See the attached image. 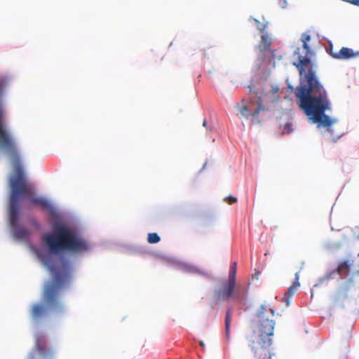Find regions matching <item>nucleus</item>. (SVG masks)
I'll return each instance as SVG.
<instances>
[{
	"mask_svg": "<svg viewBox=\"0 0 359 359\" xmlns=\"http://www.w3.org/2000/svg\"><path fill=\"white\" fill-rule=\"evenodd\" d=\"M7 79H0V151L11 160L14 175L10 177L8 224L14 241L28 244L38 259L51 272L53 282L45 284L43 302L52 312L64 314L65 307L57 292L72 278L70 256L81 255L92 247L81 229L65 220L52 203L36 197L29 188L18 142L4 116L3 97Z\"/></svg>",
	"mask_w": 359,
	"mask_h": 359,
	"instance_id": "f257e3e1",
	"label": "nucleus"
},
{
	"mask_svg": "<svg viewBox=\"0 0 359 359\" xmlns=\"http://www.w3.org/2000/svg\"><path fill=\"white\" fill-rule=\"evenodd\" d=\"M293 65L299 74V85L294 90L299 109L312 123L316 124L318 128H325L324 135H329L331 142H336L344 133L334 132L333 124L337 123L338 119L325 113L331 109V102L326 89L313 68L311 57L299 55L298 62Z\"/></svg>",
	"mask_w": 359,
	"mask_h": 359,
	"instance_id": "f03ea898",
	"label": "nucleus"
},
{
	"mask_svg": "<svg viewBox=\"0 0 359 359\" xmlns=\"http://www.w3.org/2000/svg\"><path fill=\"white\" fill-rule=\"evenodd\" d=\"M261 44L259 46V51L257 58L252 67L254 73L253 80L260 84L267 81L271 75V70L275 68V59H282L281 55L277 56L276 50L269 48L272 40L266 31L260 32Z\"/></svg>",
	"mask_w": 359,
	"mask_h": 359,
	"instance_id": "7ed1b4c3",
	"label": "nucleus"
},
{
	"mask_svg": "<svg viewBox=\"0 0 359 359\" xmlns=\"http://www.w3.org/2000/svg\"><path fill=\"white\" fill-rule=\"evenodd\" d=\"M266 311L265 305H261L256 316L259 319V336L256 342L257 346L252 347L254 350L255 357L257 359H272L270 347L272 344V338L275 326V321L269 320L264 316ZM255 344V342H252Z\"/></svg>",
	"mask_w": 359,
	"mask_h": 359,
	"instance_id": "20e7f679",
	"label": "nucleus"
},
{
	"mask_svg": "<svg viewBox=\"0 0 359 359\" xmlns=\"http://www.w3.org/2000/svg\"><path fill=\"white\" fill-rule=\"evenodd\" d=\"M236 271L237 263H231L229 272L228 280L222 283L220 287H216L212 293V299L215 302H221L233 299L236 302H243L246 299L245 292L236 291Z\"/></svg>",
	"mask_w": 359,
	"mask_h": 359,
	"instance_id": "39448f33",
	"label": "nucleus"
},
{
	"mask_svg": "<svg viewBox=\"0 0 359 359\" xmlns=\"http://www.w3.org/2000/svg\"><path fill=\"white\" fill-rule=\"evenodd\" d=\"M35 346L29 352L27 359H55L56 349L48 345L47 335L42 331L34 334Z\"/></svg>",
	"mask_w": 359,
	"mask_h": 359,
	"instance_id": "423d86ee",
	"label": "nucleus"
},
{
	"mask_svg": "<svg viewBox=\"0 0 359 359\" xmlns=\"http://www.w3.org/2000/svg\"><path fill=\"white\" fill-rule=\"evenodd\" d=\"M158 257L163 259V260L168 262V263L172 267L177 270L181 271L187 273L198 274L203 276H208V273L202 271L197 266L189 263L179 260L176 257L167 255H158Z\"/></svg>",
	"mask_w": 359,
	"mask_h": 359,
	"instance_id": "0eeeda50",
	"label": "nucleus"
},
{
	"mask_svg": "<svg viewBox=\"0 0 359 359\" xmlns=\"http://www.w3.org/2000/svg\"><path fill=\"white\" fill-rule=\"evenodd\" d=\"M48 315L47 308L40 304H33L30 316L32 323L35 328L40 325Z\"/></svg>",
	"mask_w": 359,
	"mask_h": 359,
	"instance_id": "6e6552de",
	"label": "nucleus"
},
{
	"mask_svg": "<svg viewBox=\"0 0 359 359\" xmlns=\"http://www.w3.org/2000/svg\"><path fill=\"white\" fill-rule=\"evenodd\" d=\"M265 109L262 105L261 98L258 97V105L255 109H252L248 105H243L241 109L240 112L241 115L245 117L246 119H249L252 118V122L253 123H259L260 121L257 119L258 114L261 111H264Z\"/></svg>",
	"mask_w": 359,
	"mask_h": 359,
	"instance_id": "1a4fd4ad",
	"label": "nucleus"
},
{
	"mask_svg": "<svg viewBox=\"0 0 359 359\" xmlns=\"http://www.w3.org/2000/svg\"><path fill=\"white\" fill-rule=\"evenodd\" d=\"M329 53L334 58L338 60H349L359 56V50L354 51L352 48L348 47H342L337 53H333L331 50Z\"/></svg>",
	"mask_w": 359,
	"mask_h": 359,
	"instance_id": "9d476101",
	"label": "nucleus"
},
{
	"mask_svg": "<svg viewBox=\"0 0 359 359\" xmlns=\"http://www.w3.org/2000/svg\"><path fill=\"white\" fill-rule=\"evenodd\" d=\"M351 265L352 262L349 260H342L338 264V266L335 269L331 270V272H334V277H336L337 275L348 276Z\"/></svg>",
	"mask_w": 359,
	"mask_h": 359,
	"instance_id": "9b49d317",
	"label": "nucleus"
},
{
	"mask_svg": "<svg viewBox=\"0 0 359 359\" xmlns=\"http://www.w3.org/2000/svg\"><path fill=\"white\" fill-rule=\"evenodd\" d=\"M232 312L233 308L231 306L227 307L224 318L225 336L227 339H229L230 337V326L231 322Z\"/></svg>",
	"mask_w": 359,
	"mask_h": 359,
	"instance_id": "f8f14e48",
	"label": "nucleus"
},
{
	"mask_svg": "<svg viewBox=\"0 0 359 359\" xmlns=\"http://www.w3.org/2000/svg\"><path fill=\"white\" fill-rule=\"evenodd\" d=\"M334 272H331V271H327L326 273L318 278L316 283L313 285V287H318L323 285H327L329 280L331 279H334Z\"/></svg>",
	"mask_w": 359,
	"mask_h": 359,
	"instance_id": "ddd939ff",
	"label": "nucleus"
},
{
	"mask_svg": "<svg viewBox=\"0 0 359 359\" xmlns=\"http://www.w3.org/2000/svg\"><path fill=\"white\" fill-rule=\"evenodd\" d=\"M341 245L342 244L341 242L327 241L323 244V248L327 252H334L340 249Z\"/></svg>",
	"mask_w": 359,
	"mask_h": 359,
	"instance_id": "4468645a",
	"label": "nucleus"
},
{
	"mask_svg": "<svg viewBox=\"0 0 359 359\" xmlns=\"http://www.w3.org/2000/svg\"><path fill=\"white\" fill-rule=\"evenodd\" d=\"M252 20L255 25H256V28L257 30L259 31V32H264V31H266V29L268 26V22H265L264 23H262L259 22V20L255 18H252V17H250L249 18V21H251Z\"/></svg>",
	"mask_w": 359,
	"mask_h": 359,
	"instance_id": "2eb2a0df",
	"label": "nucleus"
},
{
	"mask_svg": "<svg viewBox=\"0 0 359 359\" xmlns=\"http://www.w3.org/2000/svg\"><path fill=\"white\" fill-rule=\"evenodd\" d=\"M161 241V237L157 233H149L147 236V241L149 243L155 244Z\"/></svg>",
	"mask_w": 359,
	"mask_h": 359,
	"instance_id": "dca6fc26",
	"label": "nucleus"
},
{
	"mask_svg": "<svg viewBox=\"0 0 359 359\" xmlns=\"http://www.w3.org/2000/svg\"><path fill=\"white\" fill-rule=\"evenodd\" d=\"M292 131H293L292 123L290 122H287L283 127V134H290V133H292Z\"/></svg>",
	"mask_w": 359,
	"mask_h": 359,
	"instance_id": "f3484780",
	"label": "nucleus"
},
{
	"mask_svg": "<svg viewBox=\"0 0 359 359\" xmlns=\"http://www.w3.org/2000/svg\"><path fill=\"white\" fill-rule=\"evenodd\" d=\"M302 43V48H304V50H305L306 54L311 55L313 53V52L312 51L311 46L306 41Z\"/></svg>",
	"mask_w": 359,
	"mask_h": 359,
	"instance_id": "a211bd4d",
	"label": "nucleus"
},
{
	"mask_svg": "<svg viewBox=\"0 0 359 359\" xmlns=\"http://www.w3.org/2000/svg\"><path fill=\"white\" fill-rule=\"evenodd\" d=\"M224 201L230 205H232L237 202V198L233 196L229 195L224 198Z\"/></svg>",
	"mask_w": 359,
	"mask_h": 359,
	"instance_id": "6ab92c4d",
	"label": "nucleus"
},
{
	"mask_svg": "<svg viewBox=\"0 0 359 359\" xmlns=\"http://www.w3.org/2000/svg\"><path fill=\"white\" fill-rule=\"evenodd\" d=\"M311 35L307 32H304L302 34L301 41L302 42L306 41V43H308L311 40Z\"/></svg>",
	"mask_w": 359,
	"mask_h": 359,
	"instance_id": "aec40b11",
	"label": "nucleus"
},
{
	"mask_svg": "<svg viewBox=\"0 0 359 359\" xmlns=\"http://www.w3.org/2000/svg\"><path fill=\"white\" fill-rule=\"evenodd\" d=\"M300 285V283L299 281V273L297 272L295 273V279H294V281L293 282V283L292 284V285H290L291 287H293L294 288L297 289V287H299Z\"/></svg>",
	"mask_w": 359,
	"mask_h": 359,
	"instance_id": "412c9836",
	"label": "nucleus"
},
{
	"mask_svg": "<svg viewBox=\"0 0 359 359\" xmlns=\"http://www.w3.org/2000/svg\"><path fill=\"white\" fill-rule=\"evenodd\" d=\"M295 290L296 289L294 288L293 287H291L290 286L287 290V292H285V295H287V296H289V297H292L295 292Z\"/></svg>",
	"mask_w": 359,
	"mask_h": 359,
	"instance_id": "4be33fe9",
	"label": "nucleus"
},
{
	"mask_svg": "<svg viewBox=\"0 0 359 359\" xmlns=\"http://www.w3.org/2000/svg\"><path fill=\"white\" fill-rule=\"evenodd\" d=\"M31 222L32 224V225L36 229H39L41 228V224L40 223L34 218H32L31 219Z\"/></svg>",
	"mask_w": 359,
	"mask_h": 359,
	"instance_id": "5701e85b",
	"label": "nucleus"
},
{
	"mask_svg": "<svg viewBox=\"0 0 359 359\" xmlns=\"http://www.w3.org/2000/svg\"><path fill=\"white\" fill-rule=\"evenodd\" d=\"M278 4L282 8L285 9L287 6V0H278Z\"/></svg>",
	"mask_w": 359,
	"mask_h": 359,
	"instance_id": "b1692460",
	"label": "nucleus"
},
{
	"mask_svg": "<svg viewBox=\"0 0 359 359\" xmlns=\"http://www.w3.org/2000/svg\"><path fill=\"white\" fill-rule=\"evenodd\" d=\"M278 91H279V88L278 86H276V85L271 86V92L273 95L278 93Z\"/></svg>",
	"mask_w": 359,
	"mask_h": 359,
	"instance_id": "393cba45",
	"label": "nucleus"
},
{
	"mask_svg": "<svg viewBox=\"0 0 359 359\" xmlns=\"http://www.w3.org/2000/svg\"><path fill=\"white\" fill-rule=\"evenodd\" d=\"M290 298H291V297L284 295V301H285L287 306H289L290 304Z\"/></svg>",
	"mask_w": 359,
	"mask_h": 359,
	"instance_id": "a878e982",
	"label": "nucleus"
},
{
	"mask_svg": "<svg viewBox=\"0 0 359 359\" xmlns=\"http://www.w3.org/2000/svg\"><path fill=\"white\" fill-rule=\"evenodd\" d=\"M345 1L359 6V0H345Z\"/></svg>",
	"mask_w": 359,
	"mask_h": 359,
	"instance_id": "bb28decb",
	"label": "nucleus"
},
{
	"mask_svg": "<svg viewBox=\"0 0 359 359\" xmlns=\"http://www.w3.org/2000/svg\"><path fill=\"white\" fill-rule=\"evenodd\" d=\"M259 275L260 272L259 271H256L255 273L252 275V278L258 280Z\"/></svg>",
	"mask_w": 359,
	"mask_h": 359,
	"instance_id": "cd10ccee",
	"label": "nucleus"
},
{
	"mask_svg": "<svg viewBox=\"0 0 359 359\" xmlns=\"http://www.w3.org/2000/svg\"><path fill=\"white\" fill-rule=\"evenodd\" d=\"M130 251L131 252H139V251H141V252H144L142 249H139V248H133L130 250Z\"/></svg>",
	"mask_w": 359,
	"mask_h": 359,
	"instance_id": "c85d7f7f",
	"label": "nucleus"
},
{
	"mask_svg": "<svg viewBox=\"0 0 359 359\" xmlns=\"http://www.w3.org/2000/svg\"><path fill=\"white\" fill-rule=\"evenodd\" d=\"M287 87L289 89H290L292 91L294 90V86L290 83H287Z\"/></svg>",
	"mask_w": 359,
	"mask_h": 359,
	"instance_id": "c756f323",
	"label": "nucleus"
},
{
	"mask_svg": "<svg viewBox=\"0 0 359 359\" xmlns=\"http://www.w3.org/2000/svg\"><path fill=\"white\" fill-rule=\"evenodd\" d=\"M199 344L203 348L205 346V344H204V342L203 341H199Z\"/></svg>",
	"mask_w": 359,
	"mask_h": 359,
	"instance_id": "7c9ffc66",
	"label": "nucleus"
},
{
	"mask_svg": "<svg viewBox=\"0 0 359 359\" xmlns=\"http://www.w3.org/2000/svg\"><path fill=\"white\" fill-rule=\"evenodd\" d=\"M252 86H253V84H252V83L251 85H248V88H250V92H252Z\"/></svg>",
	"mask_w": 359,
	"mask_h": 359,
	"instance_id": "2f4dec72",
	"label": "nucleus"
},
{
	"mask_svg": "<svg viewBox=\"0 0 359 359\" xmlns=\"http://www.w3.org/2000/svg\"><path fill=\"white\" fill-rule=\"evenodd\" d=\"M269 311H270V312H271V313L272 315H274V313H275V311H274V309H271H271H269Z\"/></svg>",
	"mask_w": 359,
	"mask_h": 359,
	"instance_id": "473e14b6",
	"label": "nucleus"
},
{
	"mask_svg": "<svg viewBox=\"0 0 359 359\" xmlns=\"http://www.w3.org/2000/svg\"><path fill=\"white\" fill-rule=\"evenodd\" d=\"M206 165H207V162H205L202 168V169L200 170V172H201L203 170H204L206 167Z\"/></svg>",
	"mask_w": 359,
	"mask_h": 359,
	"instance_id": "72a5a7b5",
	"label": "nucleus"
},
{
	"mask_svg": "<svg viewBox=\"0 0 359 359\" xmlns=\"http://www.w3.org/2000/svg\"><path fill=\"white\" fill-rule=\"evenodd\" d=\"M203 126L204 127H207V121H206V120H204V121H203Z\"/></svg>",
	"mask_w": 359,
	"mask_h": 359,
	"instance_id": "f704fd0d",
	"label": "nucleus"
},
{
	"mask_svg": "<svg viewBox=\"0 0 359 359\" xmlns=\"http://www.w3.org/2000/svg\"><path fill=\"white\" fill-rule=\"evenodd\" d=\"M253 92H254L256 95H257V94H258V92H257V91L254 90Z\"/></svg>",
	"mask_w": 359,
	"mask_h": 359,
	"instance_id": "c9c22d12",
	"label": "nucleus"
},
{
	"mask_svg": "<svg viewBox=\"0 0 359 359\" xmlns=\"http://www.w3.org/2000/svg\"><path fill=\"white\" fill-rule=\"evenodd\" d=\"M330 46H331V49L332 48V43L330 42Z\"/></svg>",
	"mask_w": 359,
	"mask_h": 359,
	"instance_id": "e433bc0d",
	"label": "nucleus"
},
{
	"mask_svg": "<svg viewBox=\"0 0 359 359\" xmlns=\"http://www.w3.org/2000/svg\"><path fill=\"white\" fill-rule=\"evenodd\" d=\"M358 257H359V252H358Z\"/></svg>",
	"mask_w": 359,
	"mask_h": 359,
	"instance_id": "4c0bfd02",
	"label": "nucleus"
}]
</instances>
